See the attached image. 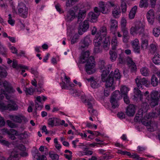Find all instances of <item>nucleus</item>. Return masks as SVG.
Here are the masks:
<instances>
[{
  "label": "nucleus",
  "instance_id": "f257e3e1",
  "mask_svg": "<svg viewBox=\"0 0 160 160\" xmlns=\"http://www.w3.org/2000/svg\"><path fill=\"white\" fill-rule=\"evenodd\" d=\"M120 78V75L119 70L116 69L114 72H111L108 77L106 78V81L105 82H106V87L111 88L112 90H113L114 89V78L117 79Z\"/></svg>",
  "mask_w": 160,
  "mask_h": 160
},
{
  "label": "nucleus",
  "instance_id": "f03ea898",
  "mask_svg": "<svg viewBox=\"0 0 160 160\" xmlns=\"http://www.w3.org/2000/svg\"><path fill=\"white\" fill-rule=\"evenodd\" d=\"M160 98V93L156 91H152L150 94V96L148 95L146 98L152 107H154L158 104Z\"/></svg>",
  "mask_w": 160,
  "mask_h": 160
},
{
  "label": "nucleus",
  "instance_id": "7ed1b4c3",
  "mask_svg": "<svg viewBox=\"0 0 160 160\" xmlns=\"http://www.w3.org/2000/svg\"><path fill=\"white\" fill-rule=\"evenodd\" d=\"M112 48L109 51L110 57V59L112 62L116 60L117 57V51L116 50L117 46V38L116 37L112 38L111 42Z\"/></svg>",
  "mask_w": 160,
  "mask_h": 160
},
{
  "label": "nucleus",
  "instance_id": "20e7f679",
  "mask_svg": "<svg viewBox=\"0 0 160 160\" xmlns=\"http://www.w3.org/2000/svg\"><path fill=\"white\" fill-rule=\"evenodd\" d=\"M7 75V73L5 71L2 72H0V85L3 84V86L5 88V90L9 93L13 92L15 91L11 84L8 82L5 81L2 82V79L3 78L5 77Z\"/></svg>",
  "mask_w": 160,
  "mask_h": 160
},
{
  "label": "nucleus",
  "instance_id": "39448f33",
  "mask_svg": "<svg viewBox=\"0 0 160 160\" xmlns=\"http://www.w3.org/2000/svg\"><path fill=\"white\" fill-rule=\"evenodd\" d=\"M144 26L142 23H140L138 25H136L135 27H132L130 30V33L132 35L135 34H139L141 36H144L148 34L144 33Z\"/></svg>",
  "mask_w": 160,
  "mask_h": 160
},
{
  "label": "nucleus",
  "instance_id": "423d86ee",
  "mask_svg": "<svg viewBox=\"0 0 160 160\" xmlns=\"http://www.w3.org/2000/svg\"><path fill=\"white\" fill-rule=\"evenodd\" d=\"M141 107V108L139 110L138 113H137L134 118V120L135 121L142 120L143 114L147 112L149 108V105L147 102H144L142 104Z\"/></svg>",
  "mask_w": 160,
  "mask_h": 160
},
{
  "label": "nucleus",
  "instance_id": "0eeeda50",
  "mask_svg": "<svg viewBox=\"0 0 160 160\" xmlns=\"http://www.w3.org/2000/svg\"><path fill=\"white\" fill-rule=\"evenodd\" d=\"M18 15L23 18H26L28 16V8L26 5L22 2H20L18 4Z\"/></svg>",
  "mask_w": 160,
  "mask_h": 160
},
{
  "label": "nucleus",
  "instance_id": "6e6552de",
  "mask_svg": "<svg viewBox=\"0 0 160 160\" xmlns=\"http://www.w3.org/2000/svg\"><path fill=\"white\" fill-rule=\"evenodd\" d=\"M89 60L90 62H88L85 65V69L87 73L91 74L95 72V61L94 57H91Z\"/></svg>",
  "mask_w": 160,
  "mask_h": 160
},
{
  "label": "nucleus",
  "instance_id": "1a4fd4ad",
  "mask_svg": "<svg viewBox=\"0 0 160 160\" xmlns=\"http://www.w3.org/2000/svg\"><path fill=\"white\" fill-rule=\"evenodd\" d=\"M90 52L89 51H86L85 52H82L80 57L79 62L81 63H87L88 62H90L89 59L91 57H93L92 56H89Z\"/></svg>",
  "mask_w": 160,
  "mask_h": 160
},
{
  "label": "nucleus",
  "instance_id": "9d476101",
  "mask_svg": "<svg viewBox=\"0 0 160 160\" xmlns=\"http://www.w3.org/2000/svg\"><path fill=\"white\" fill-rule=\"evenodd\" d=\"M88 22L85 20L83 22H81L78 27V33L80 35H82L89 28Z\"/></svg>",
  "mask_w": 160,
  "mask_h": 160
},
{
  "label": "nucleus",
  "instance_id": "9b49d317",
  "mask_svg": "<svg viewBox=\"0 0 160 160\" xmlns=\"http://www.w3.org/2000/svg\"><path fill=\"white\" fill-rule=\"evenodd\" d=\"M18 109L17 104L15 102L10 100V103L8 105H5L3 103V109L4 110H8L9 111H16Z\"/></svg>",
  "mask_w": 160,
  "mask_h": 160
},
{
  "label": "nucleus",
  "instance_id": "f8f14e48",
  "mask_svg": "<svg viewBox=\"0 0 160 160\" xmlns=\"http://www.w3.org/2000/svg\"><path fill=\"white\" fill-rule=\"evenodd\" d=\"M9 117L12 120L17 123H21L22 121L25 122L28 121L27 118L24 116L21 115H10L9 116Z\"/></svg>",
  "mask_w": 160,
  "mask_h": 160
},
{
  "label": "nucleus",
  "instance_id": "ddd939ff",
  "mask_svg": "<svg viewBox=\"0 0 160 160\" xmlns=\"http://www.w3.org/2000/svg\"><path fill=\"white\" fill-rule=\"evenodd\" d=\"M135 82L138 88L139 89H142L143 85H148V81L144 78H140V77H138L135 79Z\"/></svg>",
  "mask_w": 160,
  "mask_h": 160
},
{
  "label": "nucleus",
  "instance_id": "4468645a",
  "mask_svg": "<svg viewBox=\"0 0 160 160\" xmlns=\"http://www.w3.org/2000/svg\"><path fill=\"white\" fill-rule=\"evenodd\" d=\"M91 42V40L89 36H87L81 41L80 43L79 48L82 49L87 48Z\"/></svg>",
  "mask_w": 160,
  "mask_h": 160
},
{
  "label": "nucleus",
  "instance_id": "2eb2a0df",
  "mask_svg": "<svg viewBox=\"0 0 160 160\" xmlns=\"http://www.w3.org/2000/svg\"><path fill=\"white\" fill-rule=\"evenodd\" d=\"M61 77L62 78H64L65 81L66 82V84L64 82V85L62 86V89H68L69 86H70L71 87H73L74 86L73 84H70V83L69 80V77H68L63 72L61 74Z\"/></svg>",
  "mask_w": 160,
  "mask_h": 160
},
{
  "label": "nucleus",
  "instance_id": "dca6fc26",
  "mask_svg": "<svg viewBox=\"0 0 160 160\" xmlns=\"http://www.w3.org/2000/svg\"><path fill=\"white\" fill-rule=\"evenodd\" d=\"M149 35L148 34H145L144 36L141 37L142 43L141 47L142 49H144L147 48L148 45V38Z\"/></svg>",
  "mask_w": 160,
  "mask_h": 160
},
{
  "label": "nucleus",
  "instance_id": "f3484780",
  "mask_svg": "<svg viewBox=\"0 0 160 160\" xmlns=\"http://www.w3.org/2000/svg\"><path fill=\"white\" fill-rule=\"evenodd\" d=\"M126 113L129 117L133 116L135 113V108L133 104H130L127 107Z\"/></svg>",
  "mask_w": 160,
  "mask_h": 160
},
{
  "label": "nucleus",
  "instance_id": "a211bd4d",
  "mask_svg": "<svg viewBox=\"0 0 160 160\" xmlns=\"http://www.w3.org/2000/svg\"><path fill=\"white\" fill-rule=\"evenodd\" d=\"M111 65H109L107 66L106 69H104L105 70H103L102 73L101 75L102 79L103 82H104L106 81V78H107V75L111 70Z\"/></svg>",
  "mask_w": 160,
  "mask_h": 160
},
{
  "label": "nucleus",
  "instance_id": "6ab92c4d",
  "mask_svg": "<svg viewBox=\"0 0 160 160\" xmlns=\"http://www.w3.org/2000/svg\"><path fill=\"white\" fill-rule=\"evenodd\" d=\"M128 64L131 72H135L137 70L136 66L132 60L128 58L127 59Z\"/></svg>",
  "mask_w": 160,
  "mask_h": 160
},
{
  "label": "nucleus",
  "instance_id": "aec40b11",
  "mask_svg": "<svg viewBox=\"0 0 160 160\" xmlns=\"http://www.w3.org/2000/svg\"><path fill=\"white\" fill-rule=\"evenodd\" d=\"M147 17L149 23L152 25L154 19V15L152 10L150 9L148 11L147 14Z\"/></svg>",
  "mask_w": 160,
  "mask_h": 160
},
{
  "label": "nucleus",
  "instance_id": "412c9836",
  "mask_svg": "<svg viewBox=\"0 0 160 160\" xmlns=\"http://www.w3.org/2000/svg\"><path fill=\"white\" fill-rule=\"evenodd\" d=\"M60 120L58 119L53 118H49L48 120V124L52 127L57 126L60 123Z\"/></svg>",
  "mask_w": 160,
  "mask_h": 160
},
{
  "label": "nucleus",
  "instance_id": "4be33fe9",
  "mask_svg": "<svg viewBox=\"0 0 160 160\" xmlns=\"http://www.w3.org/2000/svg\"><path fill=\"white\" fill-rule=\"evenodd\" d=\"M102 37L100 36V34L97 33L93 42L95 46H100L102 42Z\"/></svg>",
  "mask_w": 160,
  "mask_h": 160
},
{
  "label": "nucleus",
  "instance_id": "5701e85b",
  "mask_svg": "<svg viewBox=\"0 0 160 160\" xmlns=\"http://www.w3.org/2000/svg\"><path fill=\"white\" fill-rule=\"evenodd\" d=\"M75 17V13L73 10H70L67 12L66 19L68 22L72 21Z\"/></svg>",
  "mask_w": 160,
  "mask_h": 160
},
{
  "label": "nucleus",
  "instance_id": "b1692460",
  "mask_svg": "<svg viewBox=\"0 0 160 160\" xmlns=\"http://www.w3.org/2000/svg\"><path fill=\"white\" fill-rule=\"evenodd\" d=\"M117 22L115 20H111L110 30L113 34H114L117 30Z\"/></svg>",
  "mask_w": 160,
  "mask_h": 160
},
{
  "label": "nucleus",
  "instance_id": "393cba45",
  "mask_svg": "<svg viewBox=\"0 0 160 160\" xmlns=\"http://www.w3.org/2000/svg\"><path fill=\"white\" fill-rule=\"evenodd\" d=\"M138 88H135L134 89V96L136 98H138L141 101L142 99L143 92L138 89Z\"/></svg>",
  "mask_w": 160,
  "mask_h": 160
},
{
  "label": "nucleus",
  "instance_id": "a878e982",
  "mask_svg": "<svg viewBox=\"0 0 160 160\" xmlns=\"http://www.w3.org/2000/svg\"><path fill=\"white\" fill-rule=\"evenodd\" d=\"M158 128V123L152 121L150 122L147 128L148 131L153 132Z\"/></svg>",
  "mask_w": 160,
  "mask_h": 160
},
{
  "label": "nucleus",
  "instance_id": "bb28decb",
  "mask_svg": "<svg viewBox=\"0 0 160 160\" xmlns=\"http://www.w3.org/2000/svg\"><path fill=\"white\" fill-rule=\"evenodd\" d=\"M122 96L118 90H116L112 93L111 99L118 100L122 98Z\"/></svg>",
  "mask_w": 160,
  "mask_h": 160
},
{
  "label": "nucleus",
  "instance_id": "cd10ccee",
  "mask_svg": "<svg viewBox=\"0 0 160 160\" xmlns=\"http://www.w3.org/2000/svg\"><path fill=\"white\" fill-rule=\"evenodd\" d=\"M93 79V77H91L89 78H86V79L88 82H90L91 86L92 88H98L99 86V84Z\"/></svg>",
  "mask_w": 160,
  "mask_h": 160
},
{
  "label": "nucleus",
  "instance_id": "c85d7f7f",
  "mask_svg": "<svg viewBox=\"0 0 160 160\" xmlns=\"http://www.w3.org/2000/svg\"><path fill=\"white\" fill-rule=\"evenodd\" d=\"M121 12L119 8L118 7H115L114 9H112V14L113 17L115 18H118L120 16Z\"/></svg>",
  "mask_w": 160,
  "mask_h": 160
},
{
  "label": "nucleus",
  "instance_id": "c756f323",
  "mask_svg": "<svg viewBox=\"0 0 160 160\" xmlns=\"http://www.w3.org/2000/svg\"><path fill=\"white\" fill-rule=\"evenodd\" d=\"M137 10V6H135L132 8L129 14V17L130 19H132L134 18Z\"/></svg>",
  "mask_w": 160,
  "mask_h": 160
},
{
  "label": "nucleus",
  "instance_id": "7c9ffc66",
  "mask_svg": "<svg viewBox=\"0 0 160 160\" xmlns=\"http://www.w3.org/2000/svg\"><path fill=\"white\" fill-rule=\"evenodd\" d=\"M86 16V12L85 11L79 10L78 17V22H81L84 19Z\"/></svg>",
  "mask_w": 160,
  "mask_h": 160
},
{
  "label": "nucleus",
  "instance_id": "2f4dec72",
  "mask_svg": "<svg viewBox=\"0 0 160 160\" xmlns=\"http://www.w3.org/2000/svg\"><path fill=\"white\" fill-rule=\"evenodd\" d=\"M97 33H99L100 36H102L103 37H105L107 34V29L106 27L105 26L101 27L99 30V32Z\"/></svg>",
  "mask_w": 160,
  "mask_h": 160
},
{
  "label": "nucleus",
  "instance_id": "473e14b6",
  "mask_svg": "<svg viewBox=\"0 0 160 160\" xmlns=\"http://www.w3.org/2000/svg\"><path fill=\"white\" fill-rule=\"evenodd\" d=\"M141 74L144 76H148L149 75L150 71L146 67H142L140 70Z\"/></svg>",
  "mask_w": 160,
  "mask_h": 160
},
{
  "label": "nucleus",
  "instance_id": "72a5a7b5",
  "mask_svg": "<svg viewBox=\"0 0 160 160\" xmlns=\"http://www.w3.org/2000/svg\"><path fill=\"white\" fill-rule=\"evenodd\" d=\"M103 47L105 50H108L110 45V42L108 38H105L103 42Z\"/></svg>",
  "mask_w": 160,
  "mask_h": 160
},
{
  "label": "nucleus",
  "instance_id": "f704fd0d",
  "mask_svg": "<svg viewBox=\"0 0 160 160\" xmlns=\"http://www.w3.org/2000/svg\"><path fill=\"white\" fill-rule=\"evenodd\" d=\"M98 16L95 12H90L88 14L89 18L92 22H95Z\"/></svg>",
  "mask_w": 160,
  "mask_h": 160
},
{
  "label": "nucleus",
  "instance_id": "c9c22d12",
  "mask_svg": "<svg viewBox=\"0 0 160 160\" xmlns=\"http://www.w3.org/2000/svg\"><path fill=\"white\" fill-rule=\"evenodd\" d=\"M92 102L89 101H88L87 102V105L88 106V111L90 113L92 114H96L97 113V111L93 109Z\"/></svg>",
  "mask_w": 160,
  "mask_h": 160
},
{
  "label": "nucleus",
  "instance_id": "e433bc0d",
  "mask_svg": "<svg viewBox=\"0 0 160 160\" xmlns=\"http://www.w3.org/2000/svg\"><path fill=\"white\" fill-rule=\"evenodd\" d=\"M153 62L156 65H160V55L158 54H156L152 59Z\"/></svg>",
  "mask_w": 160,
  "mask_h": 160
},
{
  "label": "nucleus",
  "instance_id": "4c0bfd02",
  "mask_svg": "<svg viewBox=\"0 0 160 160\" xmlns=\"http://www.w3.org/2000/svg\"><path fill=\"white\" fill-rule=\"evenodd\" d=\"M151 83L154 87H156L158 85V80L157 78L154 75H153L151 78Z\"/></svg>",
  "mask_w": 160,
  "mask_h": 160
},
{
  "label": "nucleus",
  "instance_id": "58836bf2",
  "mask_svg": "<svg viewBox=\"0 0 160 160\" xmlns=\"http://www.w3.org/2000/svg\"><path fill=\"white\" fill-rule=\"evenodd\" d=\"M49 156L52 160H58L59 156L57 154L52 152H50Z\"/></svg>",
  "mask_w": 160,
  "mask_h": 160
},
{
  "label": "nucleus",
  "instance_id": "ea45409f",
  "mask_svg": "<svg viewBox=\"0 0 160 160\" xmlns=\"http://www.w3.org/2000/svg\"><path fill=\"white\" fill-rule=\"evenodd\" d=\"M148 0H140L139 4V7L141 8H147L148 6Z\"/></svg>",
  "mask_w": 160,
  "mask_h": 160
},
{
  "label": "nucleus",
  "instance_id": "a19ab883",
  "mask_svg": "<svg viewBox=\"0 0 160 160\" xmlns=\"http://www.w3.org/2000/svg\"><path fill=\"white\" fill-rule=\"evenodd\" d=\"M129 91V89L127 87L125 86L122 87L120 89L122 96L127 94Z\"/></svg>",
  "mask_w": 160,
  "mask_h": 160
},
{
  "label": "nucleus",
  "instance_id": "79ce46f5",
  "mask_svg": "<svg viewBox=\"0 0 160 160\" xmlns=\"http://www.w3.org/2000/svg\"><path fill=\"white\" fill-rule=\"evenodd\" d=\"M19 152L17 148H15L11 152V155L15 158H17L19 155Z\"/></svg>",
  "mask_w": 160,
  "mask_h": 160
},
{
  "label": "nucleus",
  "instance_id": "37998d69",
  "mask_svg": "<svg viewBox=\"0 0 160 160\" xmlns=\"http://www.w3.org/2000/svg\"><path fill=\"white\" fill-rule=\"evenodd\" d=\"M99 68L102 70L103 69H106V64L103 60H100L98 62Z\"/></svg>",
  "mask_w": 160,
  "mask_h": 160
},
{
  "label": "nucleus",
  "instance_id": "c03bdc74",
  "mask_svg": "<svg viewBox=\"0 0 160 160\" xmlns=\"http://www.w3.org/2000/svg\"><path fill=\"white\" fill-rule=\"evenodd\" d=\"M117 100L110 99V101L111 103L112 107L115 108L118 107L119 105Z\"/></svg>",
  "mask_w": 160,
  "mask_h": 160
},
{
  "label": "nucleus",
  "instance_id": "a18cd8bd",
  "mask_svg": "<svg viewBox=\"0 0 160 160\" xmlns=\"http://www.w3.org/2000/svg\"><path fill=\"white\" fill-rule=\"evenodd\" d=\"M12 66L14 68L20 67V68H25L26 69L27 68V67H25V66H22L20 65H18L17 62L15 60L13 61Z\"/></svg>",
  "mask_w": 160,
  "mask_h": 160
},
{
  "label": "nucleus",
  "instance_id": "49530a36",
  "mask_svg": "<svg viewBox=\"0 0 160 160\" xmlns=\"http://www.w3.org/2000/svg\"><path fill=\"white\" fill-rule=\"evenodd\" d=\"M120 7L122 12L124 13L126 11L127 5L124 1L122 0Z\"/></svg>",
  "mask_w": 160,
  "mask_h": 160
},
{
  "label": "nucleus",
  "instance_id": "de8ad7c7",
  "mask_svg": "<svg viewBox=\"0 0 160 160\" xmlns=\"http://www.w3.org/2000/svg\"><path fill=\"white\" fill-rule=\"evenodd\" d=\"M108 8L107 5L106 4L105 6L103 7L102 8L100 9L101 12L104 14L108 13L109 12V9Z\"/></svg>",
  "mask_w": 160,
  "mask_h": 160
},
{
  "label": "nucleus",
  "instance_id": "09e8293b",
  "mask_svg": "<svg viewBox=\"0 0 160 160\" xmlns=\"http://www.w3.org/2000/svg\"><path fill=\"white\" fill-rule=\"evenodd\" d=\"M153 35L156 37H158L160 35V29L158 28H154L152 31Z\"/></svg>",
  "mask_w": 160,
  "mask_h": 160
},
{
  "label": "nucleus",
  "instance_id": "8fccbe9b",
  "mask_svg": "<svg viewBox=\"0 0 160 160\" xmlns=\"http://www.w3.org/2000/svg\"><path fill=\"white\" fill-rule=\"evenodd\" d=\"M24 90L25 91L26 94H29L31 95L33 94L34 92V89L32 88H25L24 89Z\"/></svg>",
  "mask_w": 160,
  "mask_h": 160
},
{
  "label": "nucleus",
  "instance_id": "3c124183",
  "mask_svg": "<svg viewBox=\"0 0 160 160\" xmlns=\"http://www.w3.org/2000/svg\"><path fill=\"white\" fill-rule=\"evenodd\" d=\"M35 111L34 113L36 115L37 114L36 110H41L43 107V105L42 104H39L37 102H35Z\"/></svg>",
  "mask_w": 160,
  "mask_h": 160
},
{
  "label": "nucleus",
  "instance_id": "603ef678",
  "mask_svg": "<svg viewBox=\"0 0 160 160\" xmlns=\"http://www.w3.org/2000/svg\"><path fill=\"white\" fill-rule=\"evenodd\" d=\"M110 89V88L106 87V88L104 89L103 91V93L105 96L108 97L109 95Z\"/></svg>",
  "mask_w": 160,
  "mask_h": 160
},
{
  "label": "nucleus",
  "instance_id": "864d4df0",
  "mask_svg": "<svg viewBox=\"0 0 160 160\" xmlns=\"http://www.w3.org/2000/svg\"><path fill=\"white\" fill-rule=\"evenodd\" d=\"M36 156L38 160H47V158L44 155H41L40 154L38 153Z\"/></svg>",
  "mask_w": 160,
  "mask_h": 160
},
{
  "label": "nucleus",
  "instance_id": "5fc2aeb1",
  "mask_svg": "<svg viewBox=\"0 0 160 160\" xmlns=\"http://www.w3.org/2000/svg\"><path fill=\"white\" fill-rule=\"evenodd\" d=\"M150 51L151 52L154 53L157 50V47L156 45L152 44L150 46Z\"/></svg>",
  "mask_w": 160,
  "mask_h": 160
},
{
  "label": "nucleus",
  "instance_id": "6e6d98bb",
  "mask_svg": "<svg viewBox=\"0 0 160 160\" xmlns=\"http://www.w3.org/2000/svg\"><path fill=\"white\" fill-rule=\"evenodd\" d=\"M39 150L41 152H42L44 151H45L46 152L45 153V155H47L48 154V148L44 146H41L39 148Z\"/></svg>",
  "mask_w": 160,
  "mask_h": 160
},
{
  "label": "nucleus",
  "instance_id": "4d7b16f0",
  "mask_svg": "<svg viewBox=\"0 0 160 160\" xmlns=\"http://www.w3.org/2000/svg\"><path fill=\"white\" fill-rule=\"evenodd\" d=\"M7 123L8 126L11 128H14L17 127L16 125L10 120H7Z\"/></svg>",
  "mask_w": 160,
  "mask_h": 160
},
{
  "label": "nucleus",
  "instance_id": "13d9d810",
  "mask_svg": "<svg viewBox=\"0 0 160 160\" xmlns=\"http://www.w3.org/2000/svg\"><path fill=\"white\" fill-rule=\"evenodd\" d=\"M0 51L1 53L4 56H5L7 49L3 46H1L0 47Z\"/></svg>",
  "mask_w": 160,
  "mask_h": 160
},
{
  "label": "nucleus",
  "instance_id": "bf43d9fd",
  "mask_svg": "<svg viewBox=\"0 0 160 160\" xmlns=\"http://www.w3.org/2000/svg\"><path fill=\"white\" fill-rule=\"evenodd\" d=\"M87 132L93 136L96 135V136H98L101 135V133L98 131L93 132L91 130H88Z\"/></svg>",
  "mask_w": 160,
  "mask_h": 160
},
{
  "label": "nucleus",
  "instance_id": "052dcab7",
  "mask_svg": "<svg viewBox=\"0 0 160 160\" xmlns=\"http://www.w3.org/2000/svg\"><path fill=\"white\" fill-rule=\"evenodd\" d=\"M8 22L9 24L12 25H13L15 21L12 18V15L11 14L8 15Z\"/></svg>",
  "mask_w": 160,
  "mask_h": 160
},
{
  "label": "nucleus",
  "instance_id": "680f3d73",
  "mask_svg": "<svg viewBox=\"0 0 160 160\" xmlns=\"http://www.w3.org/2000/svg\"><path fill=\"white\" fill-rule=\"evenodd\" d=\"M132 47L134 46H136L139 45V41L138 39H135L132 42Z\"/></svg>",
  "mask_w": 160,
  "mask_h": 160
},
{
  "label": "nucleus",
  "instance_id": "e2e57ef3",
  "mask_svg": "<svg viewBox=\"0 0 160 160\" xmlns=\"http://www.w3.org/2000/svg\"><path fill=\"white\" fill-rule=\"evenodd\" d=\"M121 30L123 32V36H129L127 28H121Z\"/></svg>",
  "mask_w": 160,
  "mask_h": 160
},
{
  "label": "nucleus",
  "instance_id": "0e129e2a",
  "mask_svg": "<svg viewBox=\"0 0 160 160\" xmlns=\"http://www.w3.org/2000/svg\"><path fill=\"white\" fill-rule=\"evenodd\" d=\"M122 97L123 98L124 102L127 104H128L130 103V101L128 97L127 96V94L122 95Z\"/></svg>",
  "mask_w": 160,
  "mask_h": 160
},
{
  "label": "nucleus",
  "instance_id": "69168bd1",
  "mask_svg": "<svg viewBox=\"0 0 160 160\" xmlns=\"http://www.w3.org/2000/svg\"><path fill=\"white\" fill-rule=\"evenodd\" d=\"M74 2L72 0H68L66 2L67 7H70L72 6L74 4Z\"/></svg>",
  "mask_w": 160,
  "mask_h": 160
},
{
  "label": "nucleus",
  "instance_id": "338daca9",
  "mask_svg": "<svg viewBox=\"0 0 160 160\" xmlns=\"http://www.w3.org/2000/svg\"><path fill=\"white\" fill-rule=\"evenodd\" d=\"M0 142L2 145L7 146H8L10 145V143L8 141L4 140H0Z\"/></svg>",
  "mask_w": 160,
  "mask_h": 160
},
{
  "label": "nucleus",
  "instance_id": "774afa93",
  "mask_svg": "<svg viewBox=\"0 0 160 160\" xmlns=\"http://www.w3.org/2000/svg\"><path fill=\"white\" fill-rule=\"evenodd\" d=\"M133 48L135 52L138 53H140V49L139 45L133 47Z\"/></svg>",
  "mask_w": 160,
  "mask_h": 160
}]
</instances>
